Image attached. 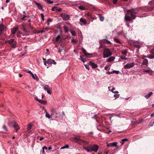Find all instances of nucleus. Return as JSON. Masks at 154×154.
Listing matches in <instances>:
<instances>
[{"mask_svg":"<svg viewBox=\"0 0 154 154\" xmlns=\"http://www.w3.org/2000/svg\"><path fill=\"white\" fill-rule=\"evenodd\" d=\"M114 73H115L116 74H118L119 73V71L117 70H113Z\"/></svg>","mask_w":154,"mask_h":154,"instance_id":"obj_55","label":"nucleus"},{"mask_svg":"<svg viewBox=\"0 0 154 154\" xmlns=\"http://www.w3.org/2000/svg\"><path fill=\"white\" fill-rule=\"evenodd\" d=\"M46 2L49 4H52L53 3V2L51 0H46Z\"/></svg>","mask_w":154,"mask_h":154,"instance_id":"obj_41","label":"nucleus"},{"mask_svg":"<svg viewBox=\"0 0 154 154\" xmlns=\"http://www.w3.org/2000/svg\"><path fill=\"white\" fill-rule=\"evenodd\" d=\"M149 5H154V0H152L150 1L149 2Z\"/></svg>","mask_w":154,"mask_h":154,"instance_id":"obj_46","label":"nucleus"},{"mask_svg":"<svg viewBox=\"0 0 154 154\" xmlns=\"http://www.w3.org/2000/svg\"><path fill=\"white\" fill-rule=\"evenodd\" d=\"M84 65L85 67V68L88 69V70H89V66L88 65H86V64H84Z\"/></svg>","mask_w":154,"mask_h":154,"instance_id":"obj_53","label":"nucleus"},{"mask_svg":"<svg viewBox=\"0 0 154 154\" xmlns=\"http://www.w3.org/2000/svg\"><path fill=\"white\" fill-rule=\"evenodd\" d=\"M112 53L110 51L109 49L108 48H105L103 52V58H105L108 57L112 55Z\"/></svg>","mask_w":154,"mask_h":154,"instance_id":"obj_3","label":"nucleus"},{"mask_svg":"<svg viewBox=\"0 0 154 154\" xmlns=\"http://www.w3.org/2000/svg\"><path fill=\"white\" fill-rule=\"evenodd\" d=\"M82 51L83 53L85 54L86 55H92V54H90L87 53V52L86 50L84 48H83L82 49Z\"/></svg>","mask_w":154,"mask_h":154,"instance_id":"obj_25","label":"nucleus"},{"mask_svg":"<svg viewBox=\"0 0 154 154\" xmlns=\"http://www.w3.org/2000/svg\"><path fill=\"white\" fill-rule=\"evenodd\" d=\"M35 3L36 5L38 7V9H39L43 11V9L42 7V6L41 4L40 3H38L36 2H35Z\"/></svg>","mask_w":154,"mask_h":154,"instance_id":"obj_14","label":"nucleus"},{"mask_svg":"<svg viewBox=\"0 0 154 154\" xmlns=\"http://www.w3.org/2000/svg\"><path fill=\"white\" fill-rule=\"evenodd\" d=\"M21 33L20 32H18L17 33V36L18 37H20L21 36L20 34Z\"/></svg>","mask_w":154,"mask_h":154,"instance_id":"obj_47","label":"nucleus"},{"mask_svg":"<svg viewBox=\"0 0 154 154\" xmlns=\"http://www.w3.org/2000/svg\"><path fill=\"white\" fill-rule=\"evenodd\" d=\"M62 10V9L60 8H57V10L56 11H57L58 12H60Z\"/></svg>","mask_w":154,"mask_h":154,"instance_id":"obj_56","label":"nucleus"},{"mask_svg":"<svg viewBox=\"0 0 154 154\" xmlns=\"http://www.w3.org/2000/svg\"><path fill=\"white\" fill-rule=\"evenodd\" d=\"M64 30L65 32H68V29L67 28L66 26H64Z\"/></svg>","mask_w":154,"mask_h":154,"instance_id":"obj_40","label":"nucleus"},{"mask_svg":"<svg viewBox=\"0 0 154 154\" xmlns=\"http://www.w3.org/2000/svg\"><path fill=\"white\" fill-rule=\"evenodd\" d=\"M18 29V28L17 27H14L12 28L11 30L12 33L13 34H15Z\"/></svg>","mask_w":154,"mask_h":154,"instance_id":"obj_19","label":"nucleus"},{"mask_svg":"<svg viewBox=\"0 0 154 154\" xmlns=\"http://www.w3.org/2000/svg\"><path fill=\"white\" fill-rule=\"evenodd\" d=\"M134 66V63H128L124 66V68L125 69H127L128 68H131L133 67Z\"/></svg>","mask_w":154,"mask_h":154,"instance_id":"obj_10","label":"nucleus"},{"mask_svg":"<svg viewBox=\"0 0 154 154\" xmlns=\"http://www.w3.org/2000/svg\"><path fill=\"white\" fill-rule=\"evenodd\" d=\"M32 125L31 124H29L28 126L27 130L28 131L30 130L32 128Z\"/></svg>","mask_w":154,"mask_h":154,"instance_id":"obj_34","label":"nucleus"},{"mask_svg":"<svg viewBox=\"0 0 154 154\" xmlns=\"http://www.w3.org/2000/svg\"><path fill=\"white\" fill-rule=\"evenodd\" d=\"M152 92H150L148 94L146 95L145 96V97L147 99L149 98L152 94Z\"/></svg>","mask_w":154,"mask_h":154,"instance_id":"obj_23","label":"nucleus"},{"mask_svg":"<svg viewBox=\"0 0 154 154\" xmlns=\"http://www.w3.org/2000/svg\"><path fill=\"white\" fill-rule=\"evenodd\" d=\"M96 115H97L96 114L94 116H93V117H92V118L95 119H96V121L97 122H98V121L97 120V119L96 117Z\"/></svg>","mask_w":154,"mask_h":154,"instance_id":"obj_52","label":"nucleus"},{"mask_svg":"<svg viewBox=\"0 0 154 154\" xmlns=\"http://www.w3.org/2000/svg\"><path fill=\"white\" fill-rule=\"evenodd\" d=\"M99 18L100 19V20L101 21H103L104 20V17H103L101 15H100L99 16Z\"/></svg>","mask_w":154,"mask_h":154,"instance_id":"obj_37","label":"nucleus"},{"mask_svg":"<svg viewBox=\"0 0 154 154\" xmlns=\"http://www.w3.org/2000/svg\"><path fill=\"white\" fill-rule=\"evenodd\" d=\"M144 72L148 73L150 75H152V70L146 69L145 70Z\"/></svg>","mask_w":154,"mask_h":154,"instance_id":"obj_22","label":"nucleus"},{"mask_svg":"<svg viewBox=\"0 0 154 154\" xmlns=\"http://www.w3.org/2000/svg\"><path fill=\"white\" fill-rule=\"evenodd\" d=\"M121 58L122 60H126L127 59V58H126L125 57H121Z\"/></svg>","mask_w":154,"mask_h":154,"instance_id":"obj_54","label":"nucleus"},{"mask_svg":"<svg viewBox=\"0 0 154 154\" xmlns=\"http://www.w3.org/2000/svg\"><path fill=\"white\" fill-rule=\"evenodd\" d=\"M8 124L10 126L11 125H12L14 128L16 130V132L19 129V128L17 124L15 121H12L11 125L10 124V123L8 122Z\"/></svg>","mask_w":154,"mask_h":154,"instance_id":"obj_6","label":"nucleus"},{"mask_svg":"<svg viewBox=\"0 0 154 154\" xmlns=\"http://www.w3.org/2000/svg\"><path fill=\"white\" fill-rule=\"evenodd\" d=\"M80 21L83 23V25H85L87 24V21L85 19L81 18L80 19Z\"/></svg>","mask_w":154,"mask_h":154,"instance_id":"obj_15","label":"nucleus"},{"mask_svg":"<svg viewBox=\"0 0 154 154\" xmlns=\"http://www.w3.org/2000/svg\"><path fill=\"white\" fill-rule=\"evenodd\" d=\"M148 58L150 59H152L154 58V57L153 56V55H152V54L151 55H149V56H148Z\"/></svg>","mask_w":154,"mask_h":154,"instance_id":"obj_42","label":"nucleus"},{"mask_svg":"<svg viewBox=\"0 0 154 154\" xmlns=\"http://www.w3.org/2000/svg\"><path fill=\"white\" fill-rule=\"evenodd\" d=\"M47 63L48 64H51L53 63L54 64H56V63L54 60L49 59L47 61Z\"/></svg>","mask_w":154,"mask_h":154,"instance_id":"obj_12","label":"nucleus"},{"mask_svg":"<svg viewBox=\"0 0 154 154\" xmlns=\"http://www.w3.org/2000/svg\"><path fill=\"white\" fill-rule=\"evenodd\" d=\"M118 0H113V2L114 4H116L117 1Z\"/></svg>","mask_w":154,"mask_h":154,"instance_id":"obj_60","label":"nucleus"},{"mask_svg":"<svg viewBox=\"0 0 154 154\" xmlns=\"http://www.w3.org/2000/svg\"><path fill=\"white\" fill-rule=\"evenodd\" d=\"M110 86H109L108 87V89L109 90V91H110L112 92V93H114L117 94V93H119V92L117 91H114V90L115 89V88L114 87H113L111 90H110Z\"/></svg>","mask_w":154,"mask_h":154,"instance_id":"obj_21","label":"nucleus"},{"mask_svg":"<svg viewBox=\"0 0 154 154\" xmlns=\"http://www.w3.org/2000/svg\"><path fill=\"white\" fill-rule=\"evenodd\" d=\"M114 41L117 43H121L116 38H114Z\"/></svg>","mask_w":154,"mask_h":154,"instance_id":"obj_38","label":"nucleus"},{"mask_svg":"<svg viewBox=\"0 0 154 154\" xmlns=\"http://www.w3.org/2000/svg\"><path fill=\"white\" fill-rule=\"evenodd\" d=\"M48 30V29L45 28L44 30H40L38 32V33H43V32H47V31Z\"/></svg>","mask_w":154,"mask_h":154,"instance_id":"obj_26","label":"nucleus"},{"mask_svg":"<svg viewBox=\"0 0 154 154\" xmlns=\"http://www.w3.org/2000/svg\"><path fill=\"white\" fill-rule=\"evenodd\" d=\"M51 117H53L55 118H57L58 113L57 112L55 109H51Z\"/></svg>","mask_w":154,"mask_h":154,"instance_id":"obj_7","label":"nucleus"},{"mask_svg":"<svg viewBox=\"0 0 154 154\" xmlns=\"http://www.w3.org/2000/svg\"><path fill=\"white\" fill-rule=\"evenodd\" d=\"M77 40H75L74 39H72L71 40L72 42L73 43H75L76 42H77Z\"/></svg>","mask_w":154,"mask_h":154,"instance_id":"obj_43","label":"nucleus"},{"mask_svg":"<svg viewBox=\"0 0 154 154\" xmlns=\"http://www.w3.org/2000/svg\"><path fill=\"white\" fill-rule=\"evenodd\" d=\"M35 100H36L38 101L39 102V101L40 100H39L38 98L37 97H35Z\"/></svg>","mask_w":154,"mask_h":154,"instance_id":"obj_61","label":"nucleus"},{"mask_svg":"<svg viewBox=\"0 0 154 154\" xmlns=\"http://www.w3.org/2000/svg\"><path fill=\"white\" fill-rule=\"evenodd\" d=\"M41 16L42 17V20L44 21V15L43 14L41 13L40 14Z\"/></svg>","mask_w":154,"mask_h":154,"instance_id":"obj_49","label":"nucleus"},{"mask_svg":"<svg viewBox=\"0 0 154 154\" xmlns=\"http://www.w3.org/2000/svg\"><path fill=\"white\" fill-rule=\"evenodd\" d=\"M80 58H79V60H81L84 63L85 61L84 59H82V57L81 56H80Z\"/></svg>","mask_w":154,"mask_h":154,"instance_id":"obj_45","label":"nucleus"},{"mask_svg":"<svg viewBox=\"0 0 154 154\" xmlns=\"http://www.w3.org/2000/svg\"><path fill=\"white\" fill-rule=\"evenodd\" d=\"M29 28V29H32V27L31 26V23H30L28 25Z\"/></svg>","mask_w":154,"mask_h":154,"instance_id":"obj_58","label":"nucleus"},{"mask_svg":"<svg viewBox=\"0 0 154 154\" xmlns=\"http://www.w3.org/2000/svg\"><path fill=\"white\" fill-rule=\"evenodd\" d=\"M45 111L46 112V114L45 115V116L48 119H50L51 117V115H50L46 111V110L45 109Z\"/></svg>","mask_w":154,"mask_h":154,"instance_id":"obj_24","label":"nucleus"},{"mask_svg":"<svg viewBox=\"0 0 154 154\" xmlns=\"http://www.w3.org/2000/svg\"><path fill=\"white\" fill-rule=\"evenodd\" d=\"M117 34L118 35H125V34L123 33V31L119 32H117Z\"/></svg>","mask_w":154,"mask_h":154,"instance_id":"obj_33","label":"nucleus"},{"mask_svg":"<svg viewBox=\"0 0 154 154\" xmlns=\"http://www.w3.org/2000/svg\"><path fill=\"white\" fill-rule=\"evenodd\" d=\"M5 28V26L3 25L2 23L0 25V35L2 33V31L4 30Z\"/></svg>","mask_w":154,"mask_h":154,"instance_id":"obj_16","label":"nucleus"},{"mask_svg":"<svg viewBox=\"0 0 154 154\" xmlns=\"http://www.w3.org/2000/svg\"><path fill=\"white\" fill-rule=\"evenodd\" d=\"M134 46L138 49H139L140 47V45H135Z\"/></svg>","mask_w":154,"mask_h":154,"instance_id":"obj_50","label":"nucleus"},{"mask_svg":"<svg viewBox=\"0 0 154 154\" xmlns=\"http://www.w3.org/2000/svg\"><path fill=\"white\" fill-rule=\"evenodd\" d=\"M114 73V71H112L111 72H106V74H108L109 75H110L111 74H112Z\"/></svg>","mask_w":154,"mask_h":154,"instance_id":"obj_48","label":"nucleus"},{"mask_svg":"<svg viewBox=\"0 0 154 154\" xmlns=\"http://www.w3.org/2000/svg\"><path fill=\"white\" fill-rule=\"evenodd\" d=\"M51 21V19H48L47 21V25L48 26H49L50 25L49 23Z\"/></svg>","mask_w":154,"mask_h":154,"instance_id":"obj_39","label":"nucleus"},{"mask_svg":"<svg viewBox=\"0 0 154 154\" xmlns=\"http://www.w3.org/2000/svg\"><path fill=\"white\" fill-rule=\"evenodd\" d=\"M42 154H45V149H44L42 148Z\"/></svg>","mask_w":154,"mask_h":154,"instance_id":"obj_63","label":"nucleus"},{"mask_svg":"<svg viewBox=\"0 0 154 154\" xmlns=\"http://www.w3.org/2000/svg\"><path fill=\"white\" fill-rule=\"evenodd\" d=\"M61 17L63 19L65 20H66L69 19V15L65 13L61 14L60 15Z\"/></svg>","mask_w":154,"mask_h":154,"instance_id":"obj_8","label":"nucleus"},{"mask_svg":"<svg viewBox=\"0 0 154 154\" xmlns=\"http://www.w3.org/2000/svg\"><path fill=\"white\" fill-rule=\"evenodd\" d=\"M117 142H114L113 143H107V146L108 147H116L117 146Z\"/></svg>","mask_w":154,"mask_h":154,"instance_id":"obj_11","label":"nucleus"},{"mask_svg":"<svg viewBox=\"0 0 154 154\" xmlns=\"http://www.w3.org/2000/svg\"><path fill=\"white\" fill-rule=\"evenodd\" d=\"M148 62V60L146 59H143L142 65H145L147 66Z\"/></svg>","mask_w":154,"mask_h":154,"instance_id":"obj_20","label":"nucleus"},{"mask_svg":"<svg viewBox=\"0 0 154 154\" xmlns=\"http://www.w3.org/2000/svg\"><path fill=\"white\" fill-rule=\"evenodd\" d=\"M31 75L33 79L36 80L37 81L39 80V79L36 74H34L33 73H32Z\"/></svg>","mask_w":154,"mask_h":154,"instance_id":"obj_17","label":"nucleus"},{"mask_svg":"<svg viewBox=\"0 0 154 154\" xmlns=\"http://www.w3.org/2000/svg\"><path fill=\"white\" fill-rule=\"evenodd\" d=\"M70 32L71 34L75 36L76 35V32L74 31L73 30H71Z\"/></svg>","mask_w":154,"mask_h":154,"instance_id":"obj_36","label":"nucleus"},{"mask_svg":"<svg viewBox=\"0 0 154 154\" xmlns=\"http://www.w3.org/2000/svg\"><path fill=\"white\" fill-rule=\"evenodd\" d=\"M83 149L86 150L87 152H91L92 151L97 152L98 149V146L96 145H94L93 146H90L88 148L84 147Z\"/></svg>","mask_w":154,"mask_h":154,"instance_id":"obj_2","label":"nucleus"},{"mask_svg":"<svg viewBox=\"0 0 154 154\" xmlns=\"http://www.w3.org/2000/svg\"><path fill=\"white\" fill-rule=\"evenodd\" d=\"M81 10H85L86 9V8L85 7H83V6L81 5L80 6H79L78 7Z\"/></svg>","mask_w":154,"mask_h":154,"instance_id":"obj_29","label":"nucleus"},{"mask_svg":"<svg viewBox=\"0 0 154 154\" xmlns=\"http://www.w3.org/2000/svg\"><path fill=\"white\" fill-rule=\"evenodd\" d=\"M44 89L46 91L47 93L51 95V92L50 91V87L47 85H44L43 87Z\"/></svg>","mask_w":154,"mask_h":154,"instance_id":"obj_9","label":"nucleus"},{"mask_svg":"<svg viewBox=\"0 0 154 154\" xmlns=\"http://www.w3.org/2000/svg\"><path fill=\"white\" fill-rule=\"evenodd\" d=\"M42 148L44 149H45V150H47L48 149L47 147L46 146H44L42 147Z\"/></svg>","mask_w":154,"mask_h":154,"instance_id":"obj_62","label":"nucleus"},{"mask_svg":"<svg viewBox=\"0 0 154 154\" xmlns=\"http://www.w3.org/2000/svg\"><path fill=\"white\" fill-rule=\"evenodd\" d=\"M143 122V120H141L139 122H138L137 123L139 124H141V123H142Z\"/></svg>","mask_w":154,"mask_h":154,"instance_id":"obj_59","label":"nucleus"},{"mask_svg":"<svg viewBox=\"0 0 154 154\" xmlns=\"http://www.w3.org/2000/svg\"><path fill=\"white\" fill-rule=\"evenodd\" d=\"M57 7H53L52 8V10L53 11H56L57 10Z\"/></svg>","mask_w":154,"mask_h":154,"instance_id":"obj_44","label":"nucleus"},{"mask_svg":"<svg viewBox=\"0 0 154 154\" xmlns=\"http://www.w3.org/2000/svg\"><path fill=\"white\" fill-rule=\"evenodd\" d=\"M61 37V35H58L56 38L55 40L57 42L59 41L60 39V37Z\"/></svg>","mask_w":154,"mask_h":154,"instance_id":"obj_32","label":"nucleus"},{"mask_svg":"<svg viewBox=\"0 0 154 154\" xmlns=\"http://www.w3.org/2000/svg\"><path fill=\"white\" fill-rule=\"evenodd\" d=\"M128 139L126 138H124V139H123L122 140V141H127V140Z\"/></svg>","mask_w":154,"mask_h":154,"instance_id":"obj_64","label":"nucleus"},{"mask_svg":"<svg viewBox=\"0 0 154 154\" xmlns=\"http://www.w3.org/2000/svg\"><path fill=\"white\" fill-rule=\"evenodd\" d=\"M89 64L93 68H96L97 66V64L92 62L91 61H89Z\"/></svg>","mask_w":154,"mask_h":154,"instance_id":"obj_13","label":"nucleus"},{"mask_svg":"<svg viewBox=\"0 0 154 154\" xmlns=\"http://www.w3.org/2000/svg\"><path fill=\"white\" fill-rule=\"evenodd\" d=\"M114 97L115 98V99H117L119 97V94H115L114 95Z\"/></svg>","mask_w":154,"mask_h":154,"instance_id":"obj_51","label":"nucleus"},{"mask_svg":"<svg viewBox=\"0 0 154 154\" xmlns=\"http://www.w3.org/2000/svg\"><path fill=\"white\" fill-rule=\"evenodd\" d=\"M127 52L128 51L126 50H123L121 51V53L125 56L127 55Z\"/></svg>","mask_w":154,"mask_h":154,"instance_id":"obj_27","label":"nucleus"},{"mask_svg":"<svg viewBox=\"0 0 154 154\" xmlns=\"http://www.w3.org/2000/svg\"><path fill=\"white\" fill-rule=\"evenodd\" d=\"M115 59V57H110L106 61L107 62H110L113 61Z\"/></svg>","mask_w":154,"mask_h":154,"instance_id":"obj_18","label":"nucleus"},{"mask_svg":"<svg viewBox=\"0 0 154 154\" xmlns=\"http://www.w3.org/2000/svg\"><path fill=\"white\" fill-rule=\"evenodd\" d=\"M39 102L40 103L43 105H45L47 103V102L45 100H40L39 101Z\"/></svg>","mask_w":154,"mask_h":154,"instance_id":"obj_28","label":"nucleus"},{"mask_svg":"<svg viewBox=\"0 0 154 154\" xmlns=\"http://www.w3.org/2000/svg\"><path fill=\"white\" fill-rule=\"evenodd\" d=\"M88 16L91 19H92V20H94V18H93L91 16L90 14L88 13Z\"/></svg>","mask_w":154,"mask_h":154,"instance_id":"obj_57","label":"nucleus"},{"mask_svg":"<svg viewBox=\"0 0 154 154\" xmlns=\"http://www.w3.org/2000/svg\"><path fill=\"white\" fill-rule=\"evenodd\" d=\"M74 140L76 141V142L80 144H82V143L85 144H88L89 143V141L82 140L77 136H76L74 137Z\"/></svg>","mask_w":154,"mask_h":154,"instance_id":"obj_4","label":"nucleus"},{"mask_svg":"<svg viewBox=\"0 0 154 154\" xmlns=\"http://www.w3.org/2000/svg\"><path fill=\"white\" fill-rule=\"evenodd\" d=\"M69 147V146L68 144H66L65 145L61 147L60 148L61 149H63L65 148H68Z\"/></svg>","mask_w":154,"mask_h":154,"instance_id":"obj_31","label":"nucleus"},{"mask_svg":"<svg viewBox=\"0 0 154 154\" xmlns=\"http://www.w3.org/2000/svg\"><path fill=\"white\" fill-rule=\"evenodd\" d=\"M139 11L138 8L132 9L127 11V13L125 17V20L126 21V25L128 27H129L130 25L127 21H130L131 20V18L134 19L136 17L135 15Z\"/></svg>","mask_w":154,"mask_h":154,"instance_id":"obj_1","label":"nucleus"},{"mask_svg":"<svg viewBox=\"0 0 154 154\" xmlns=\"http://www.w3.org/2000/svg\"><path fill=\"white\" fill-rule=\"evenodd\" d=\"M2 128L3 130L5 132L8 131V129L5 125H3L2 127Z\"/></svg>","mask_w":154,"mask_h":154,"instance_id":"obj_35","label":"nucleus"},{"mask_svg":"<svg viewBox=\"0 0 154 154\" xmlns=\"http://www.w3.org/2000/svg\"><path fill=\"white\" fill-rule=\"evenodd\" d=\"M103 42H104L106 43L107 44H109L111 43V42H110V41H108V40H107V39H104L103 41Z\"/></svg>","mask_w":154,"mask_h":154,"instance_id":"obj_30","label":"nucleus"},{"mask_svg":"<svg viewBox=\"0 0 154 154\" xmlns=\"http://www.w3.org/2000/svg\"><path fill=\"white\" fill-rule=\"evenodd\" d=\"M8 43L13 48H15L16 46V42L14 39H11L8 41Z\"/></svg>","mask_w":154,"mask_h":154,"instance_id":"obj_5","label":"nucleus"}]
</instances>
